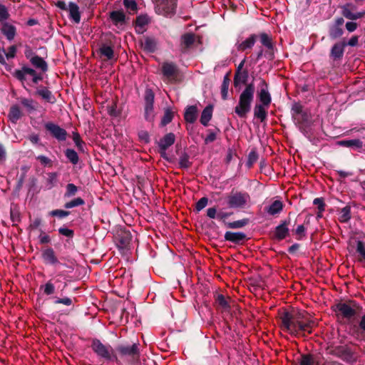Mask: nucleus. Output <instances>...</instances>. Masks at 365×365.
I'll return each mask as SVG.
<instances>
[{
	"instance_id": "nucleus-63",
	"label": "nucleus",
	"mask_w": 365,
	"mask_h": 365,
	"mask_svg": "<svg viewBox=\"0 0 365 365\" xmlns=\"http://www.w3.org/2000/svg\"><path fill=\"white\" fill-rule=\"evenodd\" d=\"M36 159L38 160L40 163L45 166L51 163V159L45 155H38L36 157Z\"/></svg>"
},
{
	"instance_id": "nucleus-19",
	"label": "nucleus",
	"mask_w": 365,
	"mask_h": 365,
	"mask_svg": "<svg viewBox=\"0 0 365 365\" xmlns=\"http://www.w3.org/2000/svg\"><path fill=\"white\" fill-rule=\"evenodd\" d=\"M260 41L263 46H264L269 51L267 52L268 58H272L273 57V43L272 38L265 33H262L259 35Z\"/></svg>"
},
{
	"instance_id": "nucleus-49",
	"label": "nucleus",
	"mask_w": 365,
	"mask_h": 365,
	"mask_svg": "<svg viewBox=\"0 0 365 365\" xmlns=\"http://www.w3.org/2000/svg\"><path fill=\"white\" fill-rule=\"evenodd\" d=\"M173 118V113L170 110H166L164 115L161 120L162 125H166L169 123H170Z\"/></svg>"
},
{
	"instance_id": "nucleus-23",
	"label": "nucleus",
	"mask_w": 365,
	"mask_h": 365,
	"mask_svg": "<svg viewBox=\"0 0 365 365\" xmlns=\"http://www.w3.org/2000/svg\"><path fill=\"white\" fill-rule=\"evenodd\" d=\"M197 116V108L195 106H190L186 108L184 118L187 122L193 123L196 120Z\"/></svg>"
},
{
	"instance_id": "nucleus-17",
	"label": "nucleus",
	"mask_w": 365,
	"mask_h": 365,
	"mask_svg": "<svg viewBox=\"0 0 365 365\" xmlns=\"http://www.w3.org/2000/svg\"><path fill=\"white\" fill-rule=\"evenodd\" d=\"M246 237V235L242 232H226L225 234V239L227 241L239 243L243 241Z\"/></svg>"
},
{
	"instance_id": "nucleus-28",
	"label": "nucleus",
	"mask_w": 365,
	"mask_h": 365,
	"mask_svg": "<svg viewBox=\"0 0 365 365\" xmlns=\"http://www.w3.org/2000/svg\"><path fill=\"white\" fill-rule=\"evenodd\" d=\"M212 110L213 108L212 106H207L202 110L200 117V123L203 125L206 126L208 125V123L210 122L212 116Z\"/></svg>"
},
{
	"instance_id": "nucleus-27",
	"label": "nucleus",
	"mask_w": 365,
	"mask_h": 365,
	"mask_svg": "<svg viewBox=\"0 0 365 365\" xmlns=\"http://www.w3.org/2000/svg\"><path fill=\"white\" fill-rule=\"evenodd\" d=\"M31 63L36 68L40 69L43 72H46L48 70L47 63L38 56H35L31 58Z\"/></svg>"
},
{
	"instance_id": "nucleus-50",
	"label": "nucleus",
	"mask_w": 365,
	"mask_h": 365,
	"mask_svg": "<svg viewBox=\"0 0 365 365\" xmlns=\"http://www.w3.org/2000/svg\"><path fill=\"white\" fill-rule=\"evenodd\" d=\"M9 17V14L7 8L3 4H0V22H1V24L6 22Z\"/></svg>"
},
{
	"instance_id": "nucleus-7",
	"label": "nucleus",
	"mask_w": 365,
	"mask_h": 365,
	"mask_svg": "<svg viewBox=\"0 0 365 365\" xmlns=\"http://www.w3.org/2000/svg\"><path fill=\"white\" fill-rule=\"evenodd\" d=\"M250 200V195L247 192H232L227 197V204L230 208L244 207Z\"/></svg>"
},
{
	"instance_id": "nucleus-60",
	"label": "nucleus",
	"mask_w": 365,
	"mask_h": 365,
	"mask_svg": "<svg viewBox=\"0 0 365 365\" xmlns=\"http://www.w3.org/2000/svg\"><path fill=\"white\" fill-rule=\"evenodd\" d=\"M313 358L307 355L303 356L300 361V365H313Z\"/></svg>"
},
{
	"instance_id": "nucleus-48",
	"label": "nucleus",
	"mask_w": 365,
	"mask_h": 365,
	"mask_svg": "<svg viewBox=\"0 0 365 365\" xmlns=\"http://www.w3.org/2000/svg\"><path fill=\"white\" fill-rule=\"evenodd\" d=\"M124 6L131 12L137 11V4L135 0H123Z\"/></svg>"
},
{
	"instance_id": "nucleus-55",
	"label": "nucleus",
	"mask_w": 365,
	"mask_h": 365,
	"mask_svg": "<svg viewBox=\"0 0 365 365\" xmlns=\"http://www.w3.org/2000/svg\"><path fill=\"white\" fill-rule=\"evenodd\" d=\"M51 216H56L60 218L65 217L69 215V212L63 210H54L49 212Z\"/></svg>"
},
{
	"instance_id": "nucleus-8",
	"label": "nucleus",
	"mask_w": 365,
	"mask_h": 365,
	"mask_svg": "<svg viewBox=\"0 0 365 365\" xmlns=\"http://www.w3.org/2000/svg\"><path fill=\"white\" fill-rule=\"evenodd\" d=\"M45 128L58 141H63L66 139L67 132L59 125L52 122H48L45 124Z\"/></svg>"
},
{
	"instance_id": "nucleus-4",
	"label": "nucleus",
	"mask_w": 365,
	"mask_h": 365,
	"mask_svg": "<svg viewBox=\"0 0 365 365\" xmlns=\"http://www.w3.org/2000/svg\"><path fill=\"white\" fill-rule=\"evenodd\" d=\"M154 100L153 91L150 88H146L144 95V118L148 122L153 121L155 116Z\"/></svg>"
},
{
	"instance_id": "nucleus-26",
	"label": "nucleus",
	"mask_w": 365,
	"mask_h": 365,
	"mask_svg": "<svg viewBox=\"0 0 365 365\" xmlns=\"http://www.w3.org/2000/svg\"><path fill=\"white\" fill-rule=\"evenodd\" d=\"M110 18L113 23L116 26H122L125 21V16L121 11H113L110 14Z\"/></svg>"
},
{
	"instance_id": "nucleus-3",
	"label": "nucleus",
	"mask_w": 365,
	"mask_h": 365,
	"mask_svg": "<svg viewBox=\"0 0 365 365\" xmlns=\"http://www.w3.org/2000/svg\"><path fill=\"white\" fill-rule=\"evenodd\" d=\"M93 351L100 357L110 361H118V357L110 345H105L98 339H94L91 345Z\"/></svg>"
},
{
	"instance_id": "nucleus-43",
	"label": "nucleus",
	"mask_w": 365,
	"mask_h": 365,
	"mask_svg": "<svg viewBox=\"0 0 365 365\" xmlns=\"http://www.w3.org/2000/svg\"><path fill=\"white\" fill-rule=\"evenodd\" d=\"M189 155L184 153L179 158V165L181 168H188L190 166Z\"/></svg>"
},
{
	"instance_id": "nucleus-9",
	"label": "nucleus",
	"mask_w": 365,
	"mask_h": 365,
	"mask_svg": "<svg viewBox=\"0 0 365 365\" xmlns=\"http://www.w3.org/2000/svg\"><path fill=\"white\" fill-rule=\"evenodd\" d=\"M356 306L347 303H339L336 305L335 311L343 317L350 319L356 314Z\"/></svg>"
},
{
	"instance_id": "nucleus-20",
	"label": "nucleus",
	"mask_w": 365,
	"mask_h": 365,
	"mask_svg": "<svg viewBox=\"0 0 365 365\" xmlns=\"http://www.w3.org/2000/svg\"><path fill=\"white\" fill-rule=\"evenodd\" d=\"M68 11L69 12L70 18L76 24H78L81 21V14L79 12L78 6L73 3L70 2L68 4Z\"/></svg>"
},
{
	"instance_id": "nucleus-46",
	"label": "nucleus",
	"mask_w": 365,
	"mask_h": 365,
	"mask_svg": "<svg viewBox=\"0 0 365 365\" xmlns=\"http://www.w3.org/2000/svg\"><path fill=\"white\" fill-rule=\"evenodd\" d=\"M78 191V187L73 183H68L66 185V192L64 194L65 197H71L74 196Z\"/></svg>"
},
{
	"instance_id": "nucleus-41",
	"label": "nucleus",
	"mask_w": 365,
	"mask_h": 365,
	"mask_svg": "<svg viewBox=\"0 0 365 365\" xmlns=\"http://www.w3.org/2000/svg\"><path fill=\"white\" fill-rule=\"evenodd\" d=\"M58 174L56 173H49L46 180V185L48 189L53 187L57 182Z\"/></svg>"
},
{
	"instance_id": "nucleus-32",
	"label": "nucleus",
	"mask_w": 365,
	"mask_h": 365,
	"mask_svg": "<svg viewBox=\"0 0 365 365\" xmlns=\"http://www.w3.org/2000/svg\"><path fill=\"white\" fill-rule=\"evenodd\" d=\"M142 47L148 52H154L156 48V41L153 38L146 37L142 42Z\"/></svg>"
},
{
	"instance_id": "nucleus-16",
	"label": "nucleus",
	"mask_w": 365,
	"mask_h": 365,
	"mask_svg": "<svg viewBox=\"0 0 365 365\" xmlns=\"http://www.w3.org/2000/svg\"><path fill=\"white\" fill-rule=\"evenodd\" d=\"M42 257L46 264H56L58 260L53 249L48 248L43 251Z\"/></svg>"
},
{
	"instance_id": "nucleus-57",
	"label": "nucleus",
	"mask_w": 365,
	"mask_h": 365,
	"mask_svg": "<svg viewBox=\"0 0 365 365\" xmlns=\"http://www.w3.org/2000/svg\"><path fill=\"white\" fill-rule=\"evenodd\" d=\"M208 200L207 197L200 198L196 203L195 208L197 211H200L205 208L207 205Z\"/></svg>"
},
{
	"instance_id": "nucleus-25",
	"label": "nucleus",
	"mask_w": 365,
	"mask_h": 365,
	"mask_svg": "<svg viewBox=\"0 0 365 365\" xmlns=\"http://www.w3.org/2000/svg\"><path fill=\"white\" fill-rule=\"evenodd\" d=\"M232 300L230 298H225L222 294H218L216 299V303L219 309L222 311L227 312L230 309Z\"/></svg>"
},
{
	"instance_id": "nucleus-64",
	"label": "nucleus",
	"mask_w": 365,
	"mask_h": 365,
	"mask_svg": "<svg viewBox=\"0 0 365 365\" xmlns=\"http://www.w3.org/2000/svg\"><path fill=\"white\" fill-rule=\"evenodd\" d=\"M217 214L215 207H210L207 210V215L211 219L217 218Z\"/></svg>"
},
{
	"instance_id": "nucleus-37",
	"label": "nucleus",
	"mask_w": 365,
	"mask_h": 365,
	"mask_svg": "<svg viewBox=\"0 0 365 365\" xmlns=\"http://www.w3.org/2000/svg\"><path fill=\"white\" fill-rule=\"evenodd\" d=\"M101 54L105 56L108 60H110L113 58L114 52L111 46L103 44L100 48Z\"/></svg>"
},
{
	"instance_id": "nucleus-51",
	"label": "nucleus",
	"mask_w": 365,
	"mask_h": 365,
	"mask_svg": "<svg viewBox=\"0 0 365 365\" xmlns=\"http://www.w3.org/2000/svg\"><path fill=\"white\" fill-rule=\"evenodd\" d=\"M54 301V304H63L66 306H71L73 304V300L69 297H63V298H58V297H53Z\"/></svg>"
},
{
	"instance_id": "nucleus-52",
	"label": "nucleus",
	"mask_w": 365,
	"mask_h": 365,
	"mask_svg": "<svg viewBox=\"0 0 365 365\" xmlns=\"http://www.w3.org/2000/svg\"><path fill=\"white\" fill-rule=\"evenodd\" d=\"M73 140L79 150H83V142L81 140L80 135L78 133H73Z\"/></svg>"
},
{
	"instance_id": "nucleus-11",
	"label": "nucleus",
	"mask_w": 365,
	"mask_h": 365,
	"mask_svg": "<svg viewBox=\"0 0 365 365\" xmlns=\"http://www.w3.org/2000/svg\"><path fill=\"white\" fill-rule=\"evenodd\" d=\"M36 71L31 68L24 66L20 70H16L14 73V76L24 83L26 81V76H34Z\"/></svg>"
},
{
	"instance_id": "nucleus-54",
	"label": "nucleus",
	"mask_w": 365,
	"mask_h": 365,
	"mask_svg": "<svg viewBox=\"0 0 365 365\" xmlns=\"http://www.w3.org/2000/svg\"><path fill=\"white\" fill-rule=\"evenodd\" d=\"M17 48L13 45L8 48L7 51H5V56L6 59L14 58L16 56Z\"/></svg>"
},
{
	"instance_id": "nucleus-15",
	"label": "nucleus",
	"mask_w": 365,
	"mask_h": 365,
	"mask_svg": "<svg viewBox=\"0 0 365 365\" xmlns=\"http://www.w3.org/2000/svg\"><path fill=\"white\" fill-rule=\"evenodd\" d=\"M289 233L288 222L284 221L275 229L274 237L278 240L284 239Z\"/></svg>"
},
{
	"instance_id": "nucleus-45",
	"label": "nucleus",
	"mask_w": 365,
	"mask_h": 365,
	"mask_svg": "<svg viewBox=\"0 0 365 365\" xmlns=\"http://www.w3.org/2000/svg\"><path fill=\"white\" fill-rule=\"evenodd\" d=\"M229 84L230 79L227 76H225L221 86V94L224 100L227 99V98Z\"/></svg>"
},
{
	"instance_id": "nucleus-14",
	"label": "nucleus",
	"mask_w": 365,
	"mask_h": 365,
	"mask_svg": "<svg viewBox=\"0 0 365 365\" xmlns=\"http://www.w3.org/2000/svg\"><path fill=\"white\" fill-rule=\"evenodd\" d=\"M337 145L347 148H353L359 151H361L363 148V143L359 139L339 140L337 142Z\"/></svg>"
},
{
	"instance_id": "nucleus-58",
	"label": "nucleus",
	"mask_w": 365,
	"mask_h": 365,
	"mask_svg": "<svg viewBox=\"0 0 365 365\" xmlns=\"http://www.w3.org/2000/svg\"><path fill=\"white\" fill-rule=\"evenodd\" d=\"M314 205L317 206L319 212H323L324 210L325 205L322 198H315L313 201Z\"/></svg>"
},
{
	"instance_id": "nucleus-2",
	"label": "nucleus",
	"mask_w": 365,
	"mask_h": 365,
	"mask_svg": "<svg viewBox=\"0 0 365 365\" xmlns=\"http://www.w3.org/2000/svg\"><path fill=\"white\" fill-rule=\"evenodd\" d=\"M255 87L249 84L240 96L239 103L235 108V113L240 118H245L251 110V104L254 99Z\"/></svg>"
},
{
	"instance_id": "nucleus-6",
	"label": "nucleus",
	"mask_w": 365,
	"mask_h": 365,
	"mask_svg": "<svg viewBox=\"0 0 365 365\" xmlns=\"http://www.w3.org/2000/svg\"><path fill=\"white\" fill-rule=\"evenodd\" d=\"M139 344L134 343L132 345H120L116 348V351L121 356L128 357L130 361L139 360L140 351Z\"/></svg>"
},
{
	"instance_id": "nucleus-10",
	"label": "nucleus",
	"mask_w": 365,
	"mask_h": 365,
	"mask_svg": "<svg viewBox=\"0 0 365 365\" xmlns=\"http://www.w3.org/2000/svg\"><path fill=\"white\" fill-rule=\"evenodd\" d=\"M0 30L1 34L10 41L14 38L16 34V27L8 22H3Z\"/></svg>"
},
{
	"instance_id": "nucleus-36",
	"label": "nucleus",
	"mask_w": 365,
	"mask_h": 365,
	"mask_svg": "<svg viewBox=\"0 0 365 365\" xmlns=\"http://www.w3.org/2000/svg\"><path fill=\"white\" fill-rule=\"evenodd\" d=\"M149 23V19L147 16H140L137 17L135 29L138 32H142L145 25Z\"/></svg>"
},
{
	"instance_id": "nucleus-29",
	"label": "nucleus",
	"mask_w": 365,
	"mask_h": 365,
	"mask_svg": "<svg viewBox=\"0 0 365 365\" xmlns=\"http://www.w3.org/2000/svg\"><path fill=\"white\" fill-rule=\"evenodd\" d=\"M283 209V204L279 200L274 201L267 209L268 214L274 215L279 213Z\"/></svg>"
},
{
	"instance_id": "nucleus-40",
	"label": "nucleus",
	"mask_w": 365,
	"mask_h": 365,
	"mask_svg": "<svg viewBox=\"0 0 365 365\" xmlns=\"http://www.w3.org/2000/svg\"><path fill=\"white\" fill-rule=\"evenodd\" d=\"M46 295H51L55 292V286L51 280L48 281L44 285L40 287Z\"/></svg>"
},
{
	"instance_id": "nucleus-24",
	"label": "nucleus",
	"mask_w": 365,
	"mask_h": 365,
	"mask_svg": "<svg viewBox=\"0 0 365 365\" xmlns=\"http://www.w3.org/2000/svg\"><path fill=\"white\" fill-rule=\"evenodd\" d=\"M36 94L41 96L43 100L50 103L56 102V98L47 88H40L36 91Z\"/></svg>"
},
{
	"instance_id": "nucleus-12",
	"label": "nucleus",
	"mask_w": 365,
	"mask_h": 365,
	"mask_svg": "<svg viewBox=\"0 0 365 365\" xmlns=\"http://www.w3.org/2000/svg\"><path fill=\"white\" fill-rule=\"evenodd\" d=\"M256 39L257 36L252 34L241 42L237 41L235 46L238 51H245L246 49L251 48L255 45Z\"/></svg>"
},
{
	"instance_id": "nucleus-33",
	"label": "nucleus",
	"mask_w": 365,
	"mask_h": 365,
	"mask_svg": "<svg viewBox=\"0 0 365 365\" xmlns=\"http://www.w3.org/2000/svg\"><path fill=\"white\" fill-rule=\"evenodd\" d=\"M356 253L358 261L365 264V245L360 240L356 243Z\"/></svg>"
},
{
	"instance_id": "nucleus-13",
	"label": "nucleus",
	"mask_w": 365,
	"mask_h": 365,
	"mask_svg": "<svg viewBox=\"0 0 365 365\" xmlns=\"http://www.w3.org/2000/svg\"><path fill=\"white\" fill-rule=\"evenodd\" d=\"M162 72L168 80L172 79L177 73V67L173 63H164L162 66Z\"/></svg>"
},
{
	"instance_id": "nucleus-61",
	"label": "nucleus",
	"mask_w": 365,
	"mask_h": 365,
	"mask_svg": "<svg viewBox=\"0 0 365 365\" xmlns=\"http://www.w3.org/2000/svg\"><path fill=\"white\" fill-rule=\"evenodd\" d=\"M58 232L61 235L68 237H71L73 235V231L66 227H60Z\"/></svg>"
},
{
	"instance_id": "nucleus-30",
	"label": "nucleus",
	"mask_w": 365,
	"mask_h": 365,
	"mask_svg": "<svg viewBox=\"0 0 365 365\" xmlns=\"http://www.w3.org/2000/svg\"><path fill=\"white\" fill-rule=\"evenodd\" d=\"M21 111L18 106L15 105L11 107L9 118L12 123H16L21 118Z\"/></svg>"
},
{
	"instance_id": "nucleus-22",
	"label": "nucleus",
	"mask_w": 365,
	"mask_h": 365,
	"mask_svg": "<svg viewBox=\"0 0 365 365\" xmlns=\"http://www.w3.org/2000/svg\"><path fill=\"white\" fill-rule=\"evenodd\" d=\"M342 14L346 19H349L351 20H356L358 19L363 17L365 15V11L353 13L349 8V5L347 4V5H345L343 6Z\"/></svg>"
},
{
	"instance_id": "nucleus-56",
	"label": "nucleus",
	"mask_w": 365,
	"mask_h": 365,
	"mask_svg": "<svg viewBox=\"0 0 365 365\" xmlns=\"http://www.w3.org/2000/svg\"><path fill=\"white\" fill-rule=\"evenodd\" d=\"M21 103L24 107H26L29 110H35V107L34 106V101L32 99L24 98L21 100Z\"/></svg>"
},
{
	"instance_id": "nucleus-38",
	"label": "nucleus",
	"mask_w": 365,
	"mask_h": 365,
	"mask_svg": "<svg viewBox=\"0 0 365 365\" xmlns=\"http://www.w3.org/2000/svg\"><path fill=\"white\" fill-rule=\"evenodd\" d=\"M182 45L187 48L195 42V35L192 34H185L181 38Z\"/></svg>"
},
{
	"instance_id": "nucleus-5",
	"label": "nucleus",
	"mask_w": 365,
	"mask_h": 365,
	"mask_svg": "<svg viewBox=\"0 0 365 365\" xmlns=\"http://www.w3.org/2000/svg\"><path fill=\"white\" fill-rule=\"evenodd\" d=\"M155 11L158 14L171 16L175 14L177 0H154Z\"/></svg>"
},
{
	"instance_id": "nucleus-18",
	"label": "nucleus",
	"mask_w": 365,
	"mask_h": 365,
	"mask_svg": "<svg viewBox=\"0 0 365 365\" xmlns=\"http://www.w3.org/2000/svg\"><path fill=\"white\" fill-rule=\"evenodd\" d=\"M346 46V43H335L331 50V57L333 59H339L343 56L344 48Z\"/></svg>"
},
{
	"instance_id": "nucleus-62",
	"label": "nucleus",
	"mask_w": 365,
	"mask_h": 365,
	"mask_svg": "<svg viewBox=\"0 0 365 365\" xmlns=\"http://www.w3.org/2000/svg\"><path fill=\"white\" fill-rule=\"evenodd\" d=\"M246 225V221L245 220H237L229 224V227L230 228H240Z\"/></svg>"
},
{
	"instance_id": "nucleus-42",
	"label": "nucleus",
	"mask_w": 365,
	"mask_h": 365,
	"mask_svg": "<svg viewBox=\"0 0 365 365\" xmlns=\"http://www.w3.org/2000/svg\"><path fill=\"white\" fill-rule=\"evenodd\" d=\"M357 336L365 341V314L362 316L357 330Z\"/></svg>"
},
{
	"instance_id": "nucleus-31",
	"label": "nucleus",
	"mask_w": 365,
	"mask_h": 365,
	"mask_svg": "<svg viewBox=\"0 0 365 365\" xmlns=\"http://www.w3.org/2000/svg\"><path fill=\"white\" fill-rule=\"evenodd\" d=\"M267 107L263 105L257 104L255 106L254 109L255 116L259 119L261 121L265 120L267 117Z\"/></svg>"
},
{
	"instance_id": "nucleus-44",
	"label": "nucleus",
	"mask_w": 365,
	"mask_h": 365,
	"mask_svg": "<svg viewBox=\"0 0 365 365\" xmlns=\"http://www.w3.org/2000/svg\"><path fill=\"white\" fill-rule=\"evenodd\" d=\"M84 204H85V201L82 198L77 197L70 202H66L65 204L64 207L66 209H71V208H73L75 207L83 205Z\"/></svg>"
},
{
	"instance_id": "nucleus-1",
	"label": "nucleus",
	"mask_w": 365,
	"mask_h": 365,
	"mask_svg": "<svg viewBox=\"0 0 365 365\" xmlns=\"http://www.w3.org/2000/svg\"><path fill=\"white\" fill-rule=\"evenodd\" d=\"M282 329L290 334L297 335L300 333H312L315 322L305 312H287L279 314Z\"/></svg>"
},
{
	"instance_id": "nucleus-39",
	"label": "nucleus",
	"mask_w": 365,
	"mask_h": 365,
	"mask_svg": "<svg viewBox=\"0 0 365 365\" xmlns=\"http://www.w3.org/2000/svg\"><path fill=\"white\" fill-rule=\"evenodd\" d=\"M65 155L68 160L73 165H76L78 163V155L77 153L73 149H67L65 151Z\"/></svg>"
},
{
	"instance_id": "nucleus-35",
	"label": "nucleus",
	"mask_w": 365,
	"mask_h": 365,
	"mask_svg": "<svg viewBox=\"0 0 365 365\" xmlns=\"http://www.w3.org/2000/svg\"><path fill=\"white\" fill-rule=\"evenodd\" d=\"M351 218V207L349 205L343 207L339 212V220L341 222H346Z\"/></svg>"
},
{
	"instance_id": "nucleus-34",
	"label": "nucleus",
	"mask_w": 365,
	"mask_h": 365,
	"mask_svg": "<svg viewBox=\"0 0 365 365\" xmlns=\"http://www.w3.org/2000/svg\"><path fill=\"white\" fill-rule=\"evenodd\" d=\"M259 98L262 103L261 105L265 106L266 107L269 106L271 103V96L267 88H261L259 93Z\"/></svg>"
},
{
	"instance_id": "nucleus-47",
	"label": "nucleus",
	"mask_w": 365,
	"mask_h": 365,
	"mask_svg": "<svg viewBox=\"0 0 365 365\" xmlns=\"http://www.w3.org/2000/svg\"><path fill=\"white\" fill-rule=\"evenodd\" d=\"M343 34V30L340 26H333L330 29L329 35L332 38H336Z\"/></svg>"
},
{
	"instance_id": "nucleus-59",
	"label": "nucleus",
	"mask_w": 365,
	"mask_h": 365,
	"mask_svg": "<svg viewBox=\"0 0 365 365\" xmlns=\"http://www.w3.org/2000/svg\"><path fill=\"white\" fill-rule=\"evenodd\" d=\"M139 139L145 143H148L150 141V136L147 131L141 130L138 133Z\"/></svg>"
},
{
	"instance_id": "nucleus-21",
	"label": "nucleus",
	"mask_w": 365,
	"mask_h": 365,
	"mask_svg": "<svg viewBox=\"0 0 365 365\" xmlns=\"http://www.w3.org/2000/svg\"><path fill=\"white\" fill-rule=\"evenodd\" d=\"M175 138L173 133H170L166 134L158 142L159 148L167 150L170 146H171L175 143Z\"/></svg>"
},
{
	"instance_id": "nucleus-53",
	"label": "nucleus",
	"mask_w": 365,
	"mask_h": 365,
	"mask_svg": "<svg viewBox=\"0 0 365 365\" xmlns=\"http://www.w3.org/2000/svg\"><path fill=\"white\" fill-rule=\"evenodd\" d=\"M130 235L128 233H125L124 236L121 237L119 241L118 247L120 248H126L130 244Z\"/></svg>"
}]
</instances>
